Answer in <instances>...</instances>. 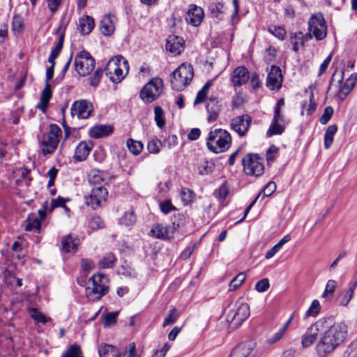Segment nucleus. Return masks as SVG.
<instances>
[{"label":"nucleus","mask_w":357,"mask_h":357,"mask_svg":"<svg viewBox=\"0 0 357 357\" xmlns=\"http://www.w3.org/2000/svg\"><path fill=\"white\" fill-rule=\"evenodd\" d=\"M324 320L322 334L337 343V346L342 344L347 336V326L344 322H334L333 318H321Z\"/></svg>","instance_id":"1"},{"label":"nucleus","mask_w":357,"mask_h":357,"mask_svg":"<svg viewBox=\"0 0 357 357\" xmlns=\"http://www.w3.org/2000/svg\"><path fill=\"white\" fill-rule=\"evenodd\" d=\"M230 134L223 129H215L208 133L206 145L213 153H219L227 151L231 146Z\"/></svg>","instance_id":"2"},{"label":"nucleus","mask_w":357,"mask_h":357,"mask_svg":"<svg viewBox=\"0 0 357 357\" xmlns=\"http://www.w3.org/2000/svg\"><path fill=\"white\" fill-rule=\"evenodd\" d=\"M194 75L192 66L183 63L170 75L172 87L176 91L182 90L192 80Z\"/></svg>","instance_id":"3"},{"label":"nucleus","mask_w":357,"mask_h":357,"mask_svg":"<svg viewBox=\"0 0 357 357\" xmlns=\"http://www.w3.org/2000/svg\"><path fill=\"white\" fill-rule=\"evenodd\" d=\"M62 131L56 124H51L50 130L46 135H44L40 142V148L43 155L51 154L56 149L60 141Z\"/></svg>","instance_id":"4"},{"label":"nucleus","mask_w":357,"mask_h":357,"mask_svg":"<svg viewBox=\"0 0 357 357\" xmlns=\"http://www.w3.org/2000/svg\"><path fill=\"white\" fill-rule=\"evenodd\" d=\"M89 282L92 286L86 289L88 296L94 295L96 299H100L108 292V279L104 274H94L89 278Z\"/></svg>","instance_id":"5"},{"label":"nucleus","mask_w":357,"mask_h":357,"mask_svg":"<svg viewBox=\"0 0 357 357\" xmlns=\"http://www.w3.org/2000/svg\"><path fill=\"white\" fill-rule=\"evenodd\" d=\"M242 165L243 171L247 175L257 177L264 172L263 158L256 153H248L242 159Z\"/></svg>","instance_id":"6"},{"label":"nucleus","mask_w":357,"mask_h":357,"mask_svg":"<svg viewBox=\"0 0 357 357\" xmlns=\"http://www.w3.org/2000/svg\"><path fill=\"white\" fill-rule=\"evenodd\" d=\"M308 31L312 33L317 40H322L327 36V25L321 13L311 15L307 22Z\"/></svg>","instance_id":"7"},{"label":"nucleus","mask_w":357,"mask_h":357,"mask_svg":"<svg viewBox=\"0 0 357 357\" xmlns=\"http://www.w3.org/2000/svg\"><path fill=\"white\" fill-rule=\"evenodd\" d=\"M95 59L86 50L81 51L75 59V70L80 76L89 75L94 69Z\"/></svg>","instance_id":"8"},{"label":"nucleus","mask_w":357,"mask_h":357,"mask_svg":"<svg viewBox=\"0 0 357 357\" xmlns=\"http://www.w3.org/2000/svg\"><path fill=\"white\" fill-rule=\"evenodd\" d=\"M162 90V80L153 78L141 90L140 98L145 103H151L157 99Z\"/></svg>","instance_id":"9"},{"label":"nucleus","mask_w":357,"mask_h":357,"mask_svg":"<svg viewBox=\"0 0 357 357\" xmlns=\"http://www.w3.org/2000/svg\"><path fill=\"white\" fill-rule=\"evenodd\" d=\"M236 308L231 310L227 314V320L234 327L240 326L250 315V307L244 302H237Z\"/></svg>","instance_id":"10"},{"label":"nucleus","mask_w":357,"mask_h":357,"mask_svg":"<svg viewBox=\"0 0 357 357\" xmlns=\"http://www.w3.org/2000/svg\"><path fill=\"white\" fill-rule=\"evenodd\" d=\"M107 190L102 185L92 188L91 194L85 197V203L87 206L96 209L100 206L102 202L107 200Z\"/></svg>","instance_id":"11"},{"label":"nucleus","mask_w":357,"mask_h":357,"mask_svg":"<svg viewBox=\"0 0 357 357\" xmlns=\"http://www.w3.org/2000/svg\"><path fill=\"white\" fill-rule=\"evenodd\" d=\"M344 75V70L342 69L337 80L339 84L338 96L341 100H344L347 98L357 83V73H352L343 83Z\"/></svg>","instance_id":"12"},{"label":"nucleus","mask_w":357,"mask_h":357,"mask_svg":"<svg viewBox=\"0 0 357 357\" xmlns=\"http://www.w3.org/2000/svg\"><path fill=\"white\" fill-rule=\"evenodd\" d=\"M256 342L249 340L238 344L231 352L229 357H257Z\"/></svg>","instance_id":"13"},{"label":"nucleus","mask_w":357,"mask_h":357,"mask_svg":"<svg viewBox=\"0 0 357 357\" xmlns=\"http://www.w3.org/2000/svg\"><path fill=\"white\" fill-rule=\"evenodd\" d=\"M324 320L319 319L312 324L301 337V344L303 347H308L314 343L319 332L323 330Z\"/></svg>","instance_id":"14"},{"label":"nucleus","mask_w":357,"mask_h":357,"mask_svg":"<svg viewBox=\"0 0 357 357\" xmlns=\"http://www.w3.org/2000/svg\"><path fill=\"white\" fill-rule=\"evenodd\" d=\"M339 346L331 340L321 333L316 345V352L319 357H326L332 354Z\"/></svg>","instance_id":"15"},{"label":"nucleus","mask_w":357,"mask_h":357,"mask_svg":"<svg viewBox=\"0 0 357 357\" xmlns=\"http://www.w3.org/2000/svg\"><path fill=\"white\" fill-rule=\"evenodd\" d=\"M283 75L280 67L271 66L266 77V86L271 90H279L282 87Z\"/></svg>","instance_id":"16"},{"label":"nucleus","mask_w":357,"mask_h":357,"mask_svg":"<svg viewBox=\"0 0 357 357\" xmlns=\"http://www.w3.org/2000/svg\"><path fill=\"white\" fill-rule=\"evenodd\" d=\"M92 111L91 103L86 100L74 102L70 109L71 114L77 116L78 119H87Z\"/></svg>","instance_id":"17"},{"label":"nucleus","mask_w":357,"mask_h":357,"mask_svg":"<svg viewBox=\"0 0 357 357\" xmlns=\"http://www.w3.org/2000/svg\"><path fill=\"white\" fill-rule=\"evenodd\" d=\"M123 63V66L128 70V61L121 55H118L112 58L109 61L107 66L110 67L112 65L115 66L114 73L115 77L110 76V80L114 83H119L123 79V70L120 68L121 63Z\"/></svg>","instance_id":"18"},{"label":"nucleus","mask_w":357,"mask_h":357,"mask_svg":"<svg viewBox=\"0 0 357 357\" xmlns=\"http://www.w3.org/2000/svg\"><path fill=\"white\" fill-rule=\"evenodd\" d=\"M252 121V118L248 114H243L232 120L231 127L238 134L243 137L245 135Z\"/></svg>","instance_id":"19"},{"label":"nucleus","mask_w":357,"mask_h":357,"mask_svg":"<svg viewBox=\"0 0 357 357\" xmlns=\"http://www.w3.org/2000/svg\"><path fill=\"white\" fill-rule=\"evenodd\" d=\"M126 351V347L121 349L109 344H101L98 345V352L100 357H123Z\"/></svg>","instance_id":"20"},{"label":"nucleus","mask_w":357,"mask_h":357,"mask_svg":"<svg viewBox=\"0 0 357 357\" xmlns=\"http://www.w3.org/2000/svg\"><path fill=\"white\" fill-rule=\"evenodd\" d=\"M204 17V10L196 5H190L187 12L185 20L194 26H198L202 22Z\"/></svg>","instance_id":"21"},{"label":"nucleus","mask_w":357,"mask_h":357,"mask_svg":"<svg viewBox=\"0 0 357 357\" xmlns=\"http://www.w3.org/2000/svg\"><path fill=\"white\" fill-rule=\"evenodd\" d=\"M176 229L174 222H173L172 225L158 224L151 229V232L153 236L158 238H169L173 237Z\"/></svg>","instance_id":"22"},{"label":"nucleus","mask_w":357,"mask_h":357,"mask_svg":"<svg viewBox=\"0 0 357 357\" xmlns=\"http://www.w3.org/2000/svg\"><path fill=\"white\" fill-rule=\"evenodd\" d=\"M166 49L174 55H178L184 49V40L181 37L169 36L167 39Z\"/></svg>","instance_id":"23"},{"label":"nucleus","mask_w":357,"mask_h":357,"mask_svg":"<svg viewBox=\"0 0 357 357\" xmlns=\"http://www.w3.org/2000/svg\"><path fill=\"white\" fill-rule=\"evenodd\" d=\"M249 79L248 70L245 66L237 67L233 72L231 82L236 86L245 84Z\"/></svg>","instance_id":"24"},{"label":"nucleus","mask_w":357,"mask_h":357,"mask_svg":"<svg viewBox=\"0 0 357 357\" xmlns=\"http://www.w3.org/2000/svg\"><path fill=\"white\" fill-rule=\"evenodd\" d=\"M93 144L91 142L82 141L77 146L74 158L77 161H83L86 159L90 151H91Z\"/></svg>","instance_id":"25"},{"label":"nucleus","mask_w":357,"mask_h":357,"mask_svg":"<svg viewBox=\"0 0 357 357\" xmlns=\"http://www.w3.org/2000/svg\"><path fill=\"white\" fill-rule=\"evenodd\" d=\"M107 174L105 172H101L98 169H93L91 171L89 178V183L92 188L98 187L107 183Z\"/></svg>","instance_id":"26"},{"label":"nucleus","mask_w":357,"mask_h":357,"mask_svg":"<svg viewBox=\"0 0 357 357\" xmlns=\"http://www.w3.org/2000/svg\"><path fill=\"white\" fill-rule=\"evenodd\" d=\"M218 99L216 98H209L206 104V109L209 113L208 121L209 122L215 121L220 112V107L218 105Z\"/></svg>","instance_id":"27"},{"label":"nucleus","mask_w":357,"mask_h":357,"mask_svg":"<svg viewBox=\"0 0 357 357\" xmlns=\"http://www.w3.org/2000/svg\"><path fill=\"white\" fill-rule=\"evenodd\" d=\"M355 290V288L349 284L347 288L342 289L337 296L339 305L343 307H347L350 301L353 298Z\"/></svg>","instance_id":"28"},{"label":"nucleus","mask_w":357,"mask_h":357,"mask_svg":"<svg viewBox=\"0 0 357 357\" xmlns=\"http://www.w3.org/2000/svg\"><path fill=\"white\" fill-rule=\"evenodd\" d=\"M113 128L109 125H97L90 130V135L95 139H98L112 134Z\"/></svg>","instance_id":"29"},{"label":"nucleus","mask_w":357,"mask_h":357,"mask_svg":"<svg viewBox=\"0 0 357 357\" xmlns=\"http://www.w3.org/2000/svg\"><path fill=\"white\" fill-rule=\"evenodd\" d=\"M99 29L105 36H110L114 31V25L111 15H106L100 21Z\"/></svg>","instance_id":"30"},{"label":"nucleus","mask_w":357,"mask_h":357,"mask_svg":"<svg viewBox=\"0 0 357 357\" xmlns=\"http://www.w3.org/2000/svg\"><path fill=\"white\" fill-rule=\"evenodd\" d=\"M95 26L94 20L92 17L85 15L79 20V31L82 34H89L93 29Z\"/></svg>","instance_id":"31"},{"label":"nucleus","mask_w":357,"mask_h":357,"mask_svg":"<svg viewBox=\"0 0 357 357\" xmlns=\"http://www.w3.org/2000/svg\"><path fill=\"white\" fill-rule=\"evenodd\" d=\"M28 312L30 317L37 323L45 324L49 321H52L50 317H47L43 313L40 312L36 308L30 307L28 310Z\"/></svg>","instance_id":"32"},{"label":"nucleus","mask_w":357,"mask_h":357,"mask_svg":"<svg viewBox=\"0 0 357 357\" xmlns=\"http://www.w3.org/2000/svg\"><path fill=\"white\" fill-rule=\"evenodd\" d=\"M63 41H64V34L62 33L60 35L59 41L56 45V47L52 50L50 56L48 58V62L51 64H53V66H55L56 62L55 59L59 56L63 46Z\"/></svg>","instance_id":"33"},{"label":"nucleus","mask_w":357,"mask_h":357,"mask_svg":"<svg viewBox=\"0 0 357 357\" xmlns=\"http://www.w3.org/2000/svg\"><path fill=\"white\" fill-rule=\"evenodd\" d=\"M337 288V282L334 280H329L325 287V289L321 297L326 301H331L333 297V294Z\"/></svg>","instance_id":"34"},{"label":"nucleus","mask_w":357,"mask_h":357,"mask_svg":"<svg viewBox=\"0 0 357 357\" xmlns=\"http://www.w3.org/2000/svg\"><path fill=\"white\" fill-rule=\"evenodd\" d=\"M337 126L335 124L329 126L324 134V146L326 149H329L333 142L335 134L337 132Z\"/></svg>","instance_id":"35"},{"label":"nucleus","mask_w":357,"mask_h":357,"mask_svg":"<svg viewBox=\"0 0 357 357\" xmlns=\"http://www.w3.org/2000/svg\"><path fill=\"white\" fill-rule=\"evenodd\" d=\"M62 250L66 252H75L77 248V240L68 236L63 238L61 242Z\"/></svg>","instance_id":"36"},{"label":"nucleus","mask_w":357,"mask_h":357,"mask_svg":"<svg viewBox=\"0 0 357 357\" xmlns=\"http://www.w3.org/2000/svg\"><path fill=\"white\" fill-rule=\"evenodd\" d=\"M121 224L125 226H132L137 222V215L133 209L126 211L120 220Z\"/></svg>","instance_id":"37"},{"label":"nucleus","mask_w":357,"mask_h":357,"mask_svg":"<svg viewBox=\"0 0 357 357\" xmlns=\"http://www.w3.org/2000/svg\"><path fill=\"white\" fill-rule=\"evenodd\" d=\"M302 38L303 33L301 31L291 33L290 34L289 40L291 44L292 45V50L294 52H297L299 50L300 46L304 45L302 41Z\"/></svg>","instance_id":"38"},{"label":"nucleus","mask_w":357,"mask_h":357,"mask_svg":"<svg viewBox=\"0 0 357 357\" xmlns=\"http://www.w3.org/2000/svg\"><path fill=\"white\" fill-rule=\"evenodd\" d=\"M128 150L135 155H139L143 149V144L140 141L128 139L126 142Z\"/></svg>","instance_id":"39"},{"label":"nucleus","mask_w":357,"mask_h":357,"mask_svg":"<svg viewBox=\"0 0 357 357\" xmlns=\"http://www.w3.org/2000/svg\"><path fill=\"white\" fill-rule=\"evenodd\" d=\"M246 278V275L244 272L239 273L234 277L229 284V290L235 291L244 282Z\"/></svg>","instance_id":"40"},{"label":"nucleus","mask_w":357,"mask_h":357,"mask_svg":"<svg viewBox=\"0 0 357 357\" xmlns=\"http://www.w3.org/2000/svg\"><path fill=\"white\" fill-rule=\"evenodd\" d=\"M12 29L15 33H20L24 29V20L20 15H15L12 22Z\"/></svg>","instance_id":"41"},{"label":"nucleus","mask_w":357,"mask_h":357,"mask_svg":"<svg viewBox=\"0 0 357 357\" xmlns=\"http://www.w3.org/2000/svg\"><path fill=\"white\" fill-rule=\"evenodd\" d=\"M284 130V126H282L279 122L272 121L269 129L266 132V135L268 137H271L275 135H281Z\"/></svg>","instance_id":"42"},{"label":"nucleus","mask_w":357,"mask_h":357,"mask_svg":"<svg viewBox=\"0 0 357 357\" xmlns=\"http://www.w3.org/2000/svg\"><path fill=\"white\" fill-rule=\"evenodd\" d=\"M82 351L79 345L74 344L70 346L61 357H81Z\"/></svg>","instance_id":"43"},{"label":"nucleus","mask_w":357,"mask_h":357,"mask_svg":"<svg viewBox=\"0 0 357 357\" xmlns=\"http://www.w3.org/2000/svg\"><path fill=\"white\" fill-rule=\"evenodd\" d=\"M116 258L113 254L107 253L99 261V266L102 268H111Z\"/></svg>","instance_id":"44"},{"label":"nucleus","mask_w":357,"mask_h":357,"mask_svg":"<svg viewBox=\"0 0 357 357\" xmlns=\"http://www.w3.org/2000/svg\"><path fill=\"white\" fill-rule=\"evenodd\" d=\"M162 147V143L160 140L155 139H152L149 142L147 145V149L149 153L157 154L160 151L161 148Z\"/></svg>","instance_id":"45"},{"label":"nucleus","mask_w":357,"mask_h":357,"mask_svg":"<svg viewBox=\"0 0 357 357\" xmlns=\"http://www.w3.org/2000/svg\"><path fill=\"white\" fill-rule=\"evenodd\" d=\"M320 303L318 300H313L310 307L305 312V317H316L320 312Z\"/></svg>","instance_id":"46"},{"label":"nucleus","mask_w":357,"mask_h":357,"mask_svg":"<svg viewBox=\"0 0 357 357\" xmlns=\"http://www.w3.org/2000/svg\"><path fill=\"white\" fill-rule=\"evenodd\" d=\"M161 212L165 215L169 214L172 211H176V208L172 204L169 199L162 201L159 204Z\"/></svg>","instance_id":"47"},{"label":"nucleus","mask_w":357,"mask_h":357,"mask_svg":"<svg viewBox=\"0 0 357 357\" xmlns=\"http://www.w3.org/2000/svg\"><path fill=\"white\" fill-rule=\"evenodd\" d=\"M26 224L25 225L26 231H32L33 229H40L41 227L40 221L38 218L31 219L30 215L26 218Z\"/></svg>","instance_id":"48"},{"label":"nucleus","mask_w":357,"mask_h":357,"mask_svg":"<svg viewBox=\"0 0 357 357\" xmlns=\"http://www.w3.org/2000/svg\"><path fill=\"white\" fill-rule=\"evenodd\" d=\"M268 31L281 40L285 38L286 31L282 26H271L268 27Z\"/></svg>","instance_id":"49"},{"label":"nucleus","mask_w":357,"mask_h":357,"mask_svg":"<svg viewBox=\"0 0 357 357\" xmlns=\"http://www.w3.org/2000/svg\"><path fill=\"white\" fill-rule=\"evenodd\" d=\"M224 4L221 2L213 3L210 5L209 10L213 17H218L223 13Z\"/></svg>","instance_id":"50"},{"label":"nucleus","mask_w":357,"mask_h":357,"mask_svg":"<svg viewBox=\"0 0 357 357\" xmlns=\"http://www.w3.org/2000/svg\"><path fill=\"white\" fill-rule=\"evenodd\" d=\"M277 55V50L275 47H273L272 46H269L265 52L264 56V60L267 63H271L273 62Z\"/></svg>","instance_id":"51"},{"label":"nucleus","mask_w":357,"mask_h":357,"mask_svg":"<svg viewBox=\"0 0 357 357\" xmlns=\"http://www.w3.org/2000/svg\"><path fill=\"white\" fill-rule=\"evenodd\" d=\"M193 192L189 188H183L180 192L181 198L183 203L186 205L192 202Z\"/></svg>","instance_id":"52"},{"label":"nucleus","mask_w":357,"mask_h":357,"mask_svg":"<svg viewBox=\"0 0 357 357\" xmlns=\"http://www.w3.org/2000/svg\"><path fill=\"white\" fill-rule=\"evenodd\" d=\"M178 317V314L176 313V310L175 308L170 310L168 315L162 323V326L166 327L169 324H174L177 320Z\"/></svg>","instance_id":"53"},{"label":"nucleus","mask_w":357,"mask_h":357,"mask_svg":"<svg viewBox=\"0 0 357 357\" xmlns=\"http://www.w3.org/2000/svg\"><path fill=\"white\" fill-rule=\"evenodd\" d=\"M155 119L158 126L160 128L165 126V120L163 119V111L162 109L157 106L154 108Z\"/></svg>","instance_id":"54"},{"label":"nucleus","mask_w":357,"mask_h":357,"mask_svg":"<svg viewBox=\"0 0 357 357\" xmlns=\"http://www.w3.org/2000/svg\"><path fill=\"white\" fill-rule=\"evenodd\" d=\"M333 112V108L331 106L326 107L319 119V122L323 125H326L332 117Z\"/></svg>","instance_id":"55"},{"label":"nucleus","mask_w":357,"mask_h":357,"mask_svg":"<svg viewBox=\"0 0 357 357\" xmlns=\"http://www.w3.org/2000/svg\"><path fill=\"white\" fill-rule=\"evenodd\" d=\"M102 75L103 70L101 68H98L93 75L90 77L89 84L91 86L96 87L99 84Z\"/></svg>","instance_id":"56"},{"label":"nucleus","mask_w":357,"mask_h":357,"mask_svg":"<svg viewBox=\"0 0 357 357\" xmlns=\"http://www.w3.org/2000/svg\"><path fill=\"white\" fill-rule=\"evenodd\" d=\"M68 201H69L68 199H65L61 196H59L56 199H52L51 201V204L50 206V212L51 213L56 208L62 207L63 206H64V204H66V202Z\"/></svg>","instance_id":"57"},{"label":"nucleus","mask_w":357,"mask_h":357,"mask_svg":"<svg viewBox=\"0 0 357 357\" xmlns=\"http://www.w3.org/2000/svg\"><path fill=\"white\" fill-rule=\"evenodd\" d=\"M270 287L268 278H263L255 284V289L258 292H264L268 289Z\"/></svg>","instance_id":"58"},{"label":"nucleus","mask_w":357,"mask_h":357,"mask_svg":"<svg viewBox=\"0 0 357 357\" xmlns=\"http://www.w3.org/2000/svg\"><path fill=\"white\" fill-rule=\"evenodd\" d=\"M89 226L92 229L96 230L98 229L103 228L105 227V225L103 221L99 216H93L91 219Z\"/></svg>","instance_id":"59"},{"label":"nucleus","mask_w":357,"mask_h":357,"mask_svg":"<svg viewBox=\"0 0 357 357\" xmlns=\"http://www.w3.org/2000/svg\"><path fill=\"white\" fill-rule=\"evenodd\" d=\"M276 190V184L273 181H270L263 189L262 197L271 196Z\"/></svg>","instance_id":"60"},{"label":"nucleus","mask_w":357,"mask_h":357,"mask_svg":"<svg viewBox=\"0 0 357 357\" xmlns=\"http://www.w3.org/2000/svg\"><path fill=\"white\" fill-rule=\"evenodd\" d=\"M118 314L119 312H117L107 313L105 316V325L109 326L115 324L116 321Z\"/></svg>","instance_id":"61"},{"label":"nucleus","mask_w":357,"mask_h":357,"mask_svg":"<svg viewBox=\"0 0 357 357\" xmlns=\"http://www.w3.org/2000/svg\"><path fill=\"white\" fill-rule=\"evenodd\" d=\"M229 192V188L227 182L223 183L218 189V198L220 199H225Z\"/></svg>","instance_id":"62"},{"label":"nucleus","mask_w":357,"mask_h":357,"mask_svg":"<svg viewBox=\"0 0 357 357\" xmlns=\"http://www.w3.org/2000/svg\"><path fill=\"white\" fill-rule=\"evenodd\" d=\"M278 151V148L275 145H271L266 151V160L268 162L273 161L275 159V154Z\"/></svg>","instance_id":"63"},{"label":"nucleus","mask_w":357,"mask_h":357,"mask_svg":"<svg viewBox=\"0 0 357 357\" xmlns=\"http://www.w3.org/2000/svg\"><path fill=\"white\" fill-rule=\"evenodd\" d=\"M52 96V91H51L50 84H45V86L42 91L41 96H40V99L50 101Z\"/></svg>","instance_id":"64"}]
</instances>
